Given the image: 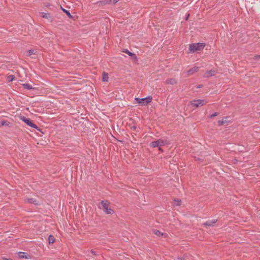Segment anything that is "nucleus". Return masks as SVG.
Segmentation results:
<instances>
[{"mask_svg":"<svg viewBox=\"0 0 260 260\" xmlns=\"http://www.w3.org/2000/svg\"><path fill=\"white\" fill-rule=\"evenodd\" d=\"M168 144L169 142L167 140L159 139L157 141L152 142L150 145L153 148L159 147V150L162 151L160 147L168 145Z\"/></svg>","mask_w":260,"mask_h":260,"instance_id":"1","label":"nucleus"},{"mask_svg":"<svg viewBox=\"0 0 260 260\" xmlns=\"http://www.w3.org/2000/svg\"><path fill=\"white\" fill-rule=\"evenodd\" d=\"M205 47L204 43H198L196 44H190L189 47V50L190 52H194L197 51H200Z\"/></svg>","mask_w":260,"mask_h":260,"instance_id":"2","label":"nucleus"},{"mask_svg":"<svg viewBox=\"0 0 260 260\" xmlns=\"http://www.w3.org/2000/svg\"><path fill=\"white\" fill-rule=\"evenodd\" d=\"M104 212L107 214L114 213V211L109 208V203L107 201H102L101 203Z\"/></svg>","mask_w":260,"mask_h":260,"instance_id":"3","label":"nucleus"},{"mask_svg":"<svg viewBox=\"0 0 260 260\" xmlns=\"http://www.w3.org/2000/svg\"><path fill=\"white\" fill-rule=\"evenodd\" d=\"M152 98L151 96H148L144 98H136L135 100L137 101V103L140 104L141 106H145L148 103L152 101Z\"/></svg>","mask_w":260,"mask_h":260,"instance_id":"4","label":"nucleus"},{"mask_svg":"<svg viewBox=\"0 0 260 260\" xmlns=\"http://www.w3.org/2000/svg\"><path fill=\"white\" fill-rule=\"evenodd\" d=\"M21 119L24 121L27 125L30 126L31 127H33L35 129H37L38 130H40V129L39 128V127H38L37 125H36V124H35L31 120H30V119H28V118H26L24 116H23L21 118Z\"/></svg>","mask_w":260,"mask_h":260,"instance_id":"5","label":"nucleus"},{"mask_svg":"<svg viewBox=\"0 0 260 260\" xmlns=\"http://www.w3.org/2000/svg\"><path fill=\"white\" fill-rule=\"evenodd\" d=\"M191 104L196 107L202 106L205 104L204 100H194L192 102H191Z\"/></svg>","mask_w":260,"mask_h":260,"instance_id":"6","label":"nucleus"},{"mask_svg":"<svg viewBox=\"0 0 260 260\" xmlns=\"http://www.w3.org/2000/svg\"><path fill=\"white\" fill-rule=\"evenodd\" d=\"M40 14L41 16L43 18L48 19L49 22H52L53 21V18L50 15L49 13L42 12Z\"/></svg>","mask_w":260,"mask_h":260,"instance_id":"7","label":"nucleus"},{"mask_svg":"<svg viewBox=\"0 0 260 260\" xmlns=\"http://www.w3.org/2000/svg\"><path fill=\"white\" fill-rule=\"evenodd\" d=\"M153 232L155 235H156L158 237H162L166 238L168 235L167 233H161V232L157 230H153Z\"/></svg>","mask_w":260,"mask_h":260,"instance_id":"8","label":"nucleus"},{"mask_svg":"<svg viewBox=\"0 0 260 260\" xmlns=\"http://www.w3.org/2000/svg\"><path fill=\"white\" fill-rule=\"evenodd\" d=\"M215 71L214 70H210L209 71L206 72L203 75V77L205 78H208L211 76H213L215 75Z\"/></svg>","mask_w":260,"mask_h":260,"instance_id":"9","label":"nucleus"},{"mask_svg":"<svg viewBox=\"0 0 260 260\" xmlns=\"http://www.w3.org/2000/svg\"><path fill=\"white\" fill-rule=\"evenodd\" d=\"M217 220L215 219L211 220H209L204 223L203 225L205 226H213L214 224L217 222Z\"/></svg>","mask_w":260,"mask_h":260,"instance_id":"10","label":"nucleus"},{"mask_svg":"<svg viewBox=\"0 0 260 260\" xmlns=\"http://www.w3.org/2000/svg\"><path fill=\"white\" fill-rule=\"evenodd\" d=\"M165 83L167 84L174 85L177 83V80L174 78L168 79L166 80Z\"/></svg>","mask_w":260,"mask_h":260,"instance_id":"11","label":"nucleus"},{"mask_svg":"<svg viewBox=\"0 0 260 260\" xmlns=\"http://www.w3.org/2000/svg\"><path fill=\"white\" fill-rule=\"evenodd\" d=\"M198 70H199V67H194L187 71V74L188 75H192L193 73L198 72Z\"/></svg>","mask_w":260,"mask_h":260,"instance_id":"12","label":"nucleus"},{"mask_svg":"<svg viewBox=\"0 0 260 260\" xmlns=\"http://www.w3.org/2000/svg\"><path fill=\"white\" fill-rule=\"evenodd\" d=\"M96 4L99 6H104L107 4H110V1L109 0H104V1H99L96 3Z\"/></svg>","mask_w":260,"mask_h":260,"instance_id":"13","label":"nucleus"},{"mask_svg":"<svg viewBox=\"0 0 260 260\" xmlns=\"http://www.w3.org/2000/svg\"><path fill=\"white\" fill-rule=\"evenodd\" d=\"M123 52L129 55L130 56L132 57L133 58H136V54L129 51L128 50L125 49L123 51Z\"/></svg>","mask_w":260,"mask_h":260,"instance_id":"14","label":"nucleus"},{"mask_svg":"<svg viewBox=\"0 0 260 260\" xmlns=\"http://www.w3.org/2000/svg\"><path fill=\"white\" fill-rule=\"evenodd\" d=\"M22 86L24 87V88L26 89H32L34 88V87H32L31 85L28 83L23 84Z\"/></svg>","mask_w":260,"mask_h":260,"instance_id":"15","label":"nucleus"},{"mask_svg":"<svg viewBox=\"0 0 260 260\" xmlns=\"http://www.w3.org/2000/svg\"><path fill=\"white\" fill-rule=\"evenodd\" d=\"M48 241L50 244H53L55 242L54 237L52 235H50L48 237Z\"/></svg>","mask_w":260,"mask_h":260,"instance_id":"16","label":"nucleus"},{"mask_svg":"<svg viewBox=\"0 0 260 260\" xmlns=\"http://www.w3.org/2000/svg\"><path fill=\"white\" fill-rule=\"evenodd\" d=\"M26 201L28 203L34 204H37L36 201L35 199H32V198H31V199H26Z\"/></svg>","mask_w":260,"mask_h":260,"instance_id":"17","label":"nucleus"},{"mask_svg":"<svg viewBox=\"0 0 260 260\" xmlns=\"http://www.w3.org/2000/svg\"><path fill=\"white\" fill-rule=\"evenodd\" d=\"M18 256L20 258H27L24 252H20L18 253Z\"/></svg>","mask_w":260,"mask_h":260,"instance_id":"18","label":"nucleus"},{"mask_svg":"<svg viewBox=\"0 0 260 260\" xmlns=\"http://www.w3.org/2000/svg\"><path fill=\"white\" fill-rule=\"evenodd\" d=\"M63 11L69 16V18H72V16L70 14V12L68 10L62 9Z\"/></svg>","mask_w":260,"mask_h":260,"instance_id":"19","label":"nucleus"},{"mask_svg":"<svg viewBox=\"0 0 260 260\" xmlns=\"http://www.w3.org/2000/svg\"><path fill=\"white\" fill-rule=\"evenodd\" d=\"M181 201L179 200H174V205L175 206H179L180 205Z\"/></svg>","mask_w":260,"mask_h":260,"instance_id":"20","label":"nucleus"},{"mask_svg":"<svg viewBox=\"0 0 260 260\" xmlns=\"http://www.w3.org/2000/svg\"><path fill=\"white\" fill-rule=\"evenodd\" d=\"M108 75L106 74L105 73H104L103 76V81H108Z\"/></svg>","mask_w":260,"mask_h":260,"instance_id":"21","label":"nucleus"},{"mask_svg":"<svg viewBox=\"0 0 260 260\" xmlns=\"http://www.w3.org/2000/svg\"><path fill=\"white\" fill-rule=\"evenodd\" d=\"M28 55L30 56L32 54H35V50L32 49H30L28 50L27 51Z\"/></svg>","mask_w":260,"mask_h":260,"instance_id":"22","label":"nucleus"},{"mask_svg":"<svg viewBox=\"0 0 260 260\" xmlns=\"http://www.w3.org/2000/svg\"><path fill=\"white\" fill-rule=\"evenodd\" d=\"M225 122H226V120H219V121H218V124L219 125H221L225 123Z\"/></svg>","mask_w":260,"mask_h":260,"instance_id":"23","label":"nucleus"},{"mask_svg":"<svg viewBox=\"0 0 260 260\" xmlns=\"http://www.w3.org/2000/svg\"><path fill=\"white\" fill-rule=\"evenodd\" d=\"M14 79V76L13 75L9 76L8 77V80L9 81L11 82Z\"/></svg>","mask_w":260,"mask_h":260,"instance_id":"24","label":"nucleus"},{"mask_svg":"<svg viewBox=\"0 0 260 260\" xmlns=\"http://www.w3.org/2000/svg\"><path fill=\"white\" fill-rule=\"evenodd\" d=\"M260 59V55H255L254 56V57L253 58V60H258Z\"/></svg>","mask_w":260,"mask_h":260,"instance_id":"25","label":"nucleus"},{"mask_svg":"<svg viewBox=\"0 0 260 260\" xmlns=\"http://www.w3.org/2000/svg\"><path fill=\"white\" fill-rule=\"evenodd\" d=\"M218 115V113H214L213 114H212V115H210V117H215L216 116H217Z\"/></svg>","mask_w":260,"mask_h":260,"instance_id":"26","label":"nucleus"},{"mask_svg":"<svg viewBox=\"0 0 260 260\" xmlns=\"http://www.w3.org/2000/svg\"><path fill=\"white\" fill-rule=\"evenodd\" d=\"M109 1H110V3H111L112 2H113V3L114 4H115V3H116L117 2H118V1L119 0H109Z\"/></svg>","mask_w":260,"mask_h":260,"instance_id":"27","label":"nucleus"},{"mask_svg":"<svg viewBox=\"0 0 260 260\" xmlns=\"http://www.w3.org/2000/svg\"><path fill=\"white\" fill-rule=\"evenodd\" d=\"M91 253L93 255H96V252L93 250H90Z\"/></svg>","mask_w":260,"mask_h":260,"instance_id":"28","label":"nucleus"},{"mask_svg":"<svg viewBox=\"0 0 260 260\" xmlns=\"http://www.w3.org/2000/svg\"><path fill=\"white\" fill-rule=\"evenodd\" d=\"M131 128L135 130L137 128V127H136V126H132Z\"/></svg>","mask_w":260,"mask_h":260,"instance_id":"29","label":"nucleus"},{"mask_svg":"<svg viewBox=\"0 0 260 260\" xmlns=\"http://www.w3.org/2000/svg\"><path fill=\"white\" fill-rule=\"evenodd\" d=\"M3 260H13L11 258H3Z\"/></svg>","mask_w":260,"mask_h":260,"instance_id":"30","label":"nucleus"},{"mask_svg":"<svg viewBox=\"0 0 260 260\" xmlns=\"http://www.w3.org/2000/svg\"><path fill=\"white\" fill-rule=\"evenodd\" d=\"M202 87V85H199L197 88H201Z\"/></svg>","mask_w":260,"mask_h":260,"instance_id":"31","label":"nucleus"},{"mask_svg":"<svg viewBox=\"0 0 260 260\" xmlns=\"http://www.w3.org/2000/svg\"><path fill=\"white\" fill-rule=\"evenodd\" d=\"M2 124L4 125L5 124L4 122H3L2 123Z\"/></svg>","mask_w":260,"mask_h":260,"instance_id":"32","label":"nucleus"},{"mask_svg":"<svg viewBox=\"0 0 260 260\" xmlns=\"http://www.w3.org/2000/svg\"><path fill=\"white\" fill-rule=\"evenodd\" d=\"M189 16V14H188V16H187V17H188ZM187 18H188V17H187Z\"/></svg>","mask_w":260,"mask_h":260,"instance_id":"33","label":"nucleus"}]
</instances>
